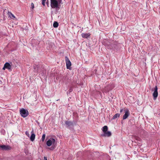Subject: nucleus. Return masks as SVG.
Instances as JSON below:
<instances>
[{
    "label": "nucleus",
    "mask_w": 160,
    "mask_h": 160,
    "mask_svg": "<svg viewBox=\"0 0 160 160\" xmlns=\"http://www.w3.org/2000/svg\"><path fill=\"white\" fill-rule=\"evenodd\" d=\"M20 112L21 116L23 118L26 117L29 114L28 111L26 110L23 108L20 110Z\"/></svg>",
    "instance_id": "obj_1"
},
{
    "label": "nucleus",
    "mask_w": 160,
    "mask_h": 160,
    "mask_svg": "<svg viewBox=\"0 0 160 160\" xmlns=\"http://www.w3.org/2000/svg\"><path fill=\"white\" fill-rule=\"evenodd\" d=\"M50 1V5L52 8H54L58 7V2L57 0H51Z\"/></svg>",
    "instance_id": "obj_2"
},
{
    "label": "nucleus",
    "mask_w": 160,
    "mask_h": 160,
    "mask_svg": "<svg viewBox=\"0 0 160 160\" xmlns=\"http://www.w3.org/2000/svg\"><path fill=\"white\" fill-rule=\"evenodd\" d=\"M65 59L66 62L67 68L70 70L71 69V62L67 57H65Z\"/></svg>",
    "instance_id": "obj_3"
},
{
    "label": "nucleus",
    "mask_w": 160,
    "mask_h": 160,
    "mask_svg": "<svg viewBox=\"0 0 160 160\" xmlns=\"http://www.w3.org/2000/svg\"><path fill=\"white\" fill-rule=\"evenodd\" d=\"M153 96L154 99H156L158 96V87L156 86L154 88V92L153 93Z\"/></svg>",
    "instance_id": "obj_4"
},
{
    "label": "nucleus",
    "mask_w": 160,
    "mask_h": 160,
    "mask_svg": "<svg viewBox=\"0 0 160 160\" xmlns=\"http://www.w3.org/2000/svg\"><path fill=\"white\" fill-rule=\"evenodd\" d=\"M124 111L125 113L123 116V119L124 120L127 119L130 115V112L128 109H125Z\"/></svg>",
    "instance_id": "obj_5"
},
{
    "label": "nucleus",
    "mask_w": 160,
    "mask_h": 160,
    "mask_svg": "<svg viewBox=\"0 0 160 160\" xmlns=\"http://www.w3.org/2000/svg\"><path fill=\"white\" fill-rule=\"evenodd\" d=\"M55 142V140L53 138H52L51 139L48 140L46 142L47 145L48 146H51L52 144H54Z\"/></svg>",
    "instance_id": "obj_6"
},
{
    "label": "nucleus",
    "mask_w": 160,
    "mask_h": 160,
    "mask_svg": "<svg viewBox=\"0 0 160 160\" xmlns=\"http://www.w3.org/2000/svg\"><path fill=\"white\" fill-rule=\"evenodd\" d=\"M6 68L8 70H10L11 69V66L8 62H6L4 64V67L2 68V69L5 70Z\"/></svg>",
    "instance_id": "obj_7"
},
{
    "label": "nucleus",
    "mask_w": 160,
    "mask_h": 160,
    "mask_svg": "<svg viewBox=\"0 0 160 160\" xmlns=\"http://www.w3.org/2000/svg\"><path fill=\"white\" fill-rule=\"evenodd\" d=\"M0 148H1L3 150H8L11 149V147L8 145H2L0 146Z\"/></svg>",
    "instance_id": "obj_8"
},
{
    "label": "nucleus",
    "mask_w": 160,
    "mask_h": 160,
    "mask_svg": "<svg viewBox=\"0 0 160 160\" xmlns=\"http://www.w3.org/2000/svg\"><path fill=\"white\" fill-rule=\"evenodd\" d=\"M91 35V34L89 33H82L81 35L82 38H88V37H89Z\"/></svg>",
    "instance_id": "obj_9"
},
{
    "label": "nucleus",
    "mask_w": 160,
    "mask_h": 160,
    "mask_svg": "<svg viewBox=\"0 0 160 160\" xmlns=\"http://www.w3.org/2000/svg\"><path fill=\"white\" fill-rule=\"evenodd\" d=\"M65 124L68 126H70L73 125V123L70 121H65Z\"/></svg>",
    "instance_id": "obj_10"
},
{
    "label": "nucleus",
    "mask_w": 160,
    "mask_h": 160,
    "mask_svg": "<svg viewBox=\"0 0 160 160\" xmlns=\"http://www.w3.org/2000/svg\"><path fill=\"white\" fill-rule=\"evenodd\" d=\"M32 132H33L32 131V133L31 134V135L30 137V140L32 141H33L34 140L35 137V134L34 133H33Z\"/></svg>",
    "instance_id": "obj_11"
},
{
    "label": "nucleus",
    "mask_w": 160,
    "mask_h": 160,
    "mask_svg": "<svg viewBox=\"0 0 160 160\" xmlns=\"http://www.w3.org/2000/svg\"><path fill=\"white\" fill-rule=\"evenodd\" d=\"M111 135V133L109 131H107L104 133L103 136L105 137H109Z\"/></svg>",
    "instance_id": "obj_12"
},
{
    "label": "nucleus",
    "mask_w": 160,
    "mask_h": 160,
    "mask_svg": "<svg viewBox=\"0 0 160 160\" xmlns=\"http://www.w3.org/2000/svg\"><path fill=\"white\" fill-rule=\"evenodd\" d=\"M108 129V127L107 126H105L103 127L102 130L104 133H105L107 131Z\"/></svg>",
    "instance_id": "obj_13"
},
{
    "label": "nucleus",
    "mask_w": 160,
    "mask_h": 160,
    "mask_svg": "<svg viewBox=\"0 0 160 160\" xmlns=\"http://www.w3.org/2000/svg\"><path fill=\"white\" fill-rule=\"evenodd\" d=\"M8 14L11 18L14 19L15 18L14 16L10 12H8Z\"/></svg>",
    "instance_id": "obj_14"
},
{
    "label": "nucleus",
    "mask_w": 160,
    "mask_h": 160,
    "mask_svg": "<svg viewBox=\"0 0 160 160\" xmlns=\"http://www.w3.org/2000/svg\"><path fill=\"white\" fill-rule=\"evenodd\" d=\"M120 114L119 113H116L115 114L113 117L112 118V119H114L118 117H119Z\"/></svg>",
    "instance_id": "obj_15"
},
{
    "label": "nucleus",
    "mask_w": 160,
    "mask_h": 160,
    "mask_svg": "<svg viewBox=\"0 0 160 160\" xmlns=\"http://www.w3.org/2000/svg\"><path fill=\"white\" fill-rule=\"evenodd\" d=\"M58 26V24L57 22H55L53 24V26L54 28H57Z\"/></svg>",
    "instance_id": "obj_16"
},
{
    "label": "nucleus",
    "mask_w": 160,
    "mask_h": 160,
    "mask_svg": "<svg viewBox=\"0 0 160 160\" xmlns=\"http://www.w3.org/2000/svg\"><path fill=\"white\" fill-rule=\"evenodd\" d=\"M46 137L45 134H44L42 135V142H43L45 140V139Z\"/></svg>",
    "instance_id": "obj_17"
},
{
    "label": "nucleus",
    "mask_w": 160,
    "mask_h": 160,
    "mask_svg": "<svg viewBox=\"0 0 160 160\" xmlns=\"http://www.w3.org/2000/svg\"><path fill=\"white\" fill-rule=\"evenodd\" d=\"M34 69V71L35 72H38V66H37L35 65L33 66Z\"/></svg>",
    "instance_id": "obj_18"
},
{
    "label": "nucleus",
    "mask_w": 160,
    "mask_h": 160,
    "mask_svg": "<svg viewBox=\"0 0 160 160\" xmlns=\"http://www.w3.org/2000/svg\"><path fill=\"white\" fill-rule=\"evenodd\" d=\"M45 1H43V0H42V4L44 6H45Z\"/></svg>",
    "instance_id": "obj_19"
},
{
    "label": "nucleus",
    "mask_w": 160,
    "mask_h": 160,
    "mask_svg": "<svg viewBox=\"0 0 160 160\" xmlns=\"http://www.w3.org/2000/svg\"><path fill=\"white\" fill-rule=\"evenodd\" d=\"M31 8H32L33 9L34 8V4L32 2L31 3Z\"/></svg>",
    "instance_id": "obj_20"
},
{
    "label": "nucleus",
    "mask_w": 160,
    "mask_h": 160,
    "mask_svg": "<svg viewBox=\"0 0 160 160\" xmlns=\"http://www.w3.org/2000/svg\"><path fill=\"white\" fill-rule=\"evenodd\" d=\"M25 134L28 137H29V133H28V132H27V131L26 132Z\"/></svg>",
    "instance_id": "obj_21"
},
{
    "label": "nucleus",
    "mask_w": 160,
    "mask_h": 160,
    "mask_svg": "<svg viewBox=\"0 0 160 160\" xmlns=\"http://www.w3.org/2000/svg\"><path fill=\"white\" fill-rule=\"evenodd\" d=\"M57 1L58 2V3H61L62 1V0H58Z\"/></svg>",
    "instance_id": "obj_22"
},
{
    "label": "nucleus",
    "mask_w": 160,
    "mask_h": 160,
    "mask_svg": "<svg viewBox=\"0 0 160 160\" xmlns=\"http://www.w3.org/2000/svg\"><path fill=\"white\" fill-rule=\"evenodd\" d=\"M48 7H49V3L48 2H47L46 3Z\"/></svg>",
    "instance_id": "obj_23"
},
{
    "label": "nucleus",
    "mask_w": 160,
    "mask_h": 160,
    "mask_svg": "<svg viewBox=\"0 0 160 160\" xmlns=\"http://www.w3.org/2000/svg\"><path fill=\"white\" fill-rule=\"evenodd\" d=\"M44 160H47V157H44Z\"/></svg>",
    "instance_id": "obj_24"
},
{
    "label": "nucleus",
    "mask_w": 160,
    "mask_h": 160,
    "mask_svg": "<svg viewBox=\"0 0 160 160\" xmlns=\"http://www.w3.org/2000/svg\"><path fill=\"white\" fill-rule=\"evenodd\" d=\"M123 110V108L121 109L120 110V112H121Z\"/></svg>",
    "instance_id": "obj_25"
},
{
    "label": "nucleus",
    "mask_w": 160,
    "mask_h": 160,
    "mask_svg": "<svg viewBox=\"0 0 160 160\" xmlns=\"http://www.w3.org/2000/svg\"><path fill=\"white\" fill-rule=\"evenodd\" d=\"M106 46H107V48H111L109 46H108V45H106Z\"/></svg>",
    "instance_id": "obj_26"
},
{
    "label": "nucleus",
    "mask_w": 160,
    "mask_h": 160,
    "mask_svg": "<svg viewBox=\"0 0 160 160\" xmlns=\"http://www.w3.org/2000/svg\"><path fill=\"white\" fill-rule=\"evenodd\" d=\"M53 149H54V148H50V150H53Z\"/></svg>",
    "instance_id": "obj_27"
},
{
    "label": "nucleus",
    "mask_w": 160,
    "mask_h": 160,
    "mask_svg": "<svg viewBox=\"0 0 160 160\" xmlns=\"http://www.w3.org/2000/svg\"><path fill=\"white\" fill-rule=\"evenodd\" d=\"M70 92H71V91H72V89H70Z\"/></svg>",
    "instance_id": "obj_28"
},
{
    "label": "nucleus",
    "mask_w": 160,
    "mask_h": 160,
    "mask_svg": "<svg viewBox=\"0 0 160 160\" xmlns=\"http://www.w3.org/2000/svg\"><path fill=\"white\" fill-rule=\"evenodd\" d=\"M43 0V1H46V0Z\"/></svg>",
    "instance_id": "obj_29"
}]
</instances>
